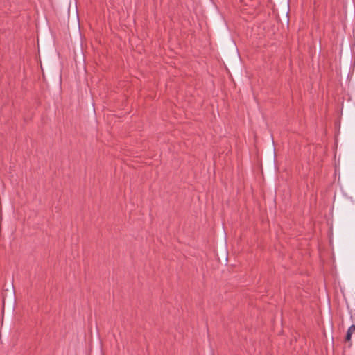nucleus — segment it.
<instances>
[{
    "label": "nucleus",
    "mask_w": 355,
    "mask_h": 355,
    "mask_svg": "<svg viewBox=\"0 0 355 355\" xmlns=\"http://www.w3.org/2000/svg\"><path fill=\"white\" fill-rule=\"evenodd\" d=\"M354 331H355V325L352 324L349 327V329L347 331V334L345 336V341L349 342L351 340L352 335Z\"/></svg>",
    "instance_id": "obj_1"
}]
</instances>
